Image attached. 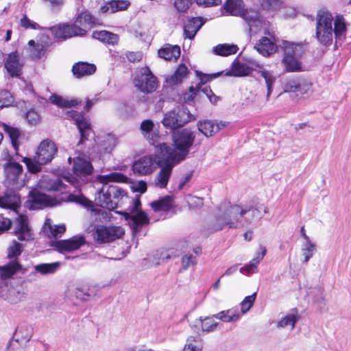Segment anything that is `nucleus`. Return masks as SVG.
Segmentation results:
<instances>
[{
  "label": "nucleus",
  "mask_w": 351,
  "mask_h": 351,
  "mask_svg": "<svg viewBox=\"0 0 351 351\" xmlns=\"http://www.w3.org/2000/svg\"><path fill=\"white\" fill-rule=\"evenodd\" d=\"M128 178L121 173L112 172L106 175H99L96 180L102 184L101 189L97 190L95 201L98 205L109 210L114 209L117 199L123 192L114 185H109L110 182L128 183Z\"/></svg>",
  "instance_id": "f257e3e1"
},
{
  "label": "nucleus",
  "mask_w": 351,
  "mask_h": 351,
  "mask_svg": "<svg viewBox=\"0 0 351 351\" xmlns=\"http://www.w3.org/2000/svg\"><path fill=\"white\" fill-rule=\"evenodd\" d=\"M195 134L189 128H184L174 131L172 134L173 147L165 143H159L156 146V152H159L179 163L184 160L191 147L194 143Z\"/></svg>",
  "instance_id": "f03ea898"
},
{
  "label": "nucleus",
  "mask_w": 351,
  "mask_h": 351,
  "mask_svg": "<svg viewBox=\"0 0 351 351\" xmlns=\"http://www.w3.org/2000/svg\"><path fill=\"white\" fill-rule=\"evenodd\" d=\"M246 211L241 205L230 202L221 204L209 221V229L217 232L243 226L242 218Z\"/></svg>",
  "instance_id": "7ed1b4c3"
},
{
  "label": "nucleus",
  "mask_w": 351,
  "mask_h": 351,
  "mask_svg": "<svg viewBox=\"0 0 351 351\" xmlns=\"http://www.w3.org/2000/svg\"><path fill=\"white\" fill-rule=\"evenodd\" d=\"M224 9L230 15L242 16L247 23L250 31L256 32L262 25L259 14L254 10H245L242 0H227Z\"/></svg>",
  "instance_id": "20e7f679"
},
{
  "label": "nucleus",
  "mask_w": 351,
  "mask_h": 351,
  "mask_svg": "<svg viewBox=\"0 0 351 351\" xmlns=\"http://www.w3.org/2000/svg\"><path fill=\"white\" fill-rule=\"evenodd\" d=\"M195 119L186 107L179 106L167 112L161 123L165 128L174 131Z\"/></svg>",
  "instance_id": "39448f33"
},
{
  "label": "nucleus",
  "mask_w": 351,
  "mask_h": 351,
  "mask_svg": "<svg viewBox=\"0 0 351 351\" xmlns=\"http://www.w3.org/2000/svg\"><path fill=\"white\" fill-rule=\"evenodd\" d=\"M333 16L325 10H319L316 16V37L323 45H330L333 36Z\"/></svg>",
  "instance_id": "423d86ee"
},
{
  "label": "nucleus",
  "mask_w": 351,
  "mask_h": 351,
  "mask_svg": "<svg viewBox=\"0 0 351 351\" xmlns=\"http://www.w3.org/2000/svg\"><path fill=\"white\" fill-rule=\"evenodd\" d=\"M141 203L138 199H132L128 210L121 213L124 218L129 221V224L135 233L149 224L150 220L147 214L141 210Z\"/></svg>",
  "instance_id": "0eeeda50"
},
{
  "label": "nucleus",
  "mask_w": 351,
  "mask_h": 351,
  "mask_svg": "<svg viewBox=\"0 0 351 351\" xmlns=\"http://www.w3.org/2000/svg\"><path fill=\"white\" fill-rule=\"evenodd\" d=\"M285 56L282 64L287 72H298L301 71V62L299 60L304 51V45L290 42H285L284 44Z\"/></svg>",
  "instance_id": "6e6552de"
},
{
  "label": "nucleus",
  "mask_w": 351,
  "mask_h": 351,
  "mask_svg": "<svg viewBox=\"0 0 351 351\" xmlns=\"http://www.w3.org/2000/svg\"><path fill=\"white\" fill-rule=\"evenodd\" d=\"M156 154H157L158 166L160 170L156 175L154 184L158 188L165 189L171 178L173 168L179 162L159 152H156Z\"/></svg>",
  "instance_id": "1a4fd4ad"
},
{
  "label": "nucleus",
  "mask_w": 351,
  "mask_h": 351,
  "mask_svg": "<svg viewBox=\"0 0 351 351\" xmlns=\"http://www.w3.org/2000/svg\"><path fill=\"white\" fill-rule=\"evenodd\" d=\"M135 87L143 93H151L155 91L158 86L156 77L147 66L138 69L134 79Z\"/></svg>",
  "instance_id": "9d476101"
},
{
  "label": "nucleus",
  "mask_w": 351,
  "mask_h": 351,
  "mask_svg": "<svg viewBox=\"0 0 351 351\" xmlns=\"http://www.w3.org/2000/svg\"><path fill=\"white\" fill-rule=\"evenodd\" d=\"M124 233L125 231L121 226L107 227L101 226L97 228L93 234V237L99 243H105L121 238Z\"/></svg>",
  "instance_id": "9b49d317"
},
{
  "label": "nucleus",
  "mask_w": 351,
  "mask_h": 351,
  "mask_svg": "<svg viewBox=\"0 0 351 351\" xmlns=\"http://www.w3.org/2000/svg\"><path fill=\"white\" fill-rule=\"evenodd\" d=\"M158 166L157 155H149L139 158L132 165V170L138 176L149 175L154 172Z\"/></svg>",
  "instance_id": "f8f14e48"
},
{
  "label": "nucleus",
  "mask_w": 351,
  "mask_h": 351,
  "mask_svg": "<svg viewBox=\"0 0 351 351\" xmlns=\"http://www.w3.org/2000/svg\"><path fill=\"white\" fill-rule=\"evenodd\" d=\"M56 204V200L40 192L35 189L29 191L27 206L31 210H36L47 206H53Z\"/></svg>",
  "instance_id": "ddd939ff"
},
{
  "label": "nucleus",
  "mask_w": 351,
  "mask_h": 351,
  "mask_svg": "<svg viewBox=\"0 0 351 351\" xmlns=\"http://www.w3.org/2000/svg\"><path fill=\"white\" fill-rule=\"evenodd\" d=\"M66 114L69 117L74 120L77 126L80 133V140L77 143V147H80L81 145L84 144L86 140H88V138L92 132L90 124L86 118L77 111L70 110L67 112Z\"/></svg>",
  "instance_id": "4468645a"
},
{
  "label": "nucleus",
  "mask_w": 351,
  "mask_h": 351,
  "mask_svg": "<svg viewBox=\"0 0 351 351\" xmlns=\"http://www.w3.org/2000/svg\"><path fill=\"white\" fill-rule=\"evenodd\" d=\"M51 34L58 39H66L72 36H84L86 31L77 25H60L50 28Z\"/></svg>",
  "instance_id": "2eb2a0df"
},
{
  "label": "nucleus",
  "mask_w": 351,
  "mask_h": 351,
  "mask_svg": "<svg viewBox=\"0 0 351 351\" xmlns=\"http://www.w3.org/2000/svg\"><path fill=\"white\" fill-rule=\"evenodd\" d=\"M85 239L82 235L74 236L69 239L59 240L51 243L57 251L60 253L71 252L80 249L85 244Z\"/></svg>",
  "instance_id": "dca6fc26"
},
{
  "label": "nucleus",
  "mask_w": 351,
  "mask_h": 351,
  "mask_svg": "<svg viewBox=\"0 0 351 351\" xmlns=\"http://www.w3.org/2000/svg\"><path fill=\"white\" fill-rule=\"evenodd\" d=\"M57 151L55 143L49 139H45L40 143L36 156L40 163L47 164L51 161Z\"/></svg>",
  "instance_id": "f3484780"
},
{
  "label": "nucleus",
  "mask_w": 351,
  "mask_h": 351,
  "mask_svg": "<svg viewBox=\"0 0 351 351\" xmlns=\"http://www.w3.org/2000/svg\"><path fill=\"white\" fill-rule=\"evenodd\" d=\"M8 162L4 165V173L6 183L14 186L18 183L19 177L23 172V167L20 164L11 161V156H8Z\"/></svg>",
  "instance_id": "a211bd4d"
},
{
  "label": "nucleus",
  "mask_w": 351,
  "mask_h": 351,
  "mask_svg": "<svg viewBox=\"0 0 351 351\" xmlns=\"http://www.w3.org/2000/svg\"><path fill=\"white\" fill-rule=\"evenodd\" d=\"M14 234L19 240L29 241L33 239V234L28 224L27 217L20 215L14 223Z\"/></svg>",
  "instance_id": "6ab92c4d"
},
{
  "label": "nucleus",
  "mask_w": 351,
  "mask_h": 351,
  "mask_svg": "<svg viewBox=\"0 0 351 351\" xmlns=\"http://www.w3.org/2000/svg\"><path fill=\"white\" fill-rule=\"evenodd\" d=\"M226 125V123H223L222 121L218 123L211 120L199 121L197 123V130L206 137L213 136Z\"/></svg>",
  "instance_id": "aec40b11"
},
{
  "label": "nucleus",
  "mask_w": 351,
  "mask_h": 351,
  "mask_svg": "<svg viewBox=\"0 0 351 351\" xmlns=\"http://www.w3.org/2000/svg\"><path fill=\"white\" fill-rule=\"evenodd\" d=\"M154 128V122L150 119L143 121L140 125V130L143 137L156 147L159 144L160 136L158 132H153Z\"/></svg>",
  "instance_id": "412c9836"
},
{
  "label": "nucleus",
  "mask_w": 351,
  "mask_h": 351,
  "mask_svg": "<svg viewBox=\"0 0 351 351\" xmlns=\"http://www.w3.org/2000/svg\"><path fill=\"white\" fill-rule=\"evenodd\" d=\"M215 317H200L195 319L190 324L191 327L197 333L199 331L210 332L216 330L218 323L214 320Z\"/></svg>",
  "instance_id": "4be33fe9"
},
{
  "label": "nucleus",
  "mask_w": 351,
  "mask_h": 351,
  "mask_svg": "<svg viewBox=\"0 0 351 351\" xmlns=\"http://www.w3.org/2000/svg\"><path fill=\"white\" fill-rule=\"evenodd\" d=\"M38 186L40 189L48 191H61L66 189V185L64 184L59 178L44 176L38 182Z\"/></svg>",
  "instance_id": "5701e85b"
},
{
  "label": "nucleus",
  "mask_w": 351,
  "mask_h": 351,
  "mask_svg": "<svg viewBox=\"0 0 351 351\" xmlns=\"http://www.w3.org/2000/svg\"><path fill=\"white\" fill-rule=\"evenodd\" d=\"M23 65L16 52L10 53L5 63V67L12 77L21 75Z\"/></svg>",
  "instance_id": "b1692460"
},
{
  "label": "nucleus",
  "mask_w": 351,
  "mask_h": 351,
  "mask_svg": "<svg viewBox=\"0 0 351 351\" xmlns=\"http://www.w3.org/2000/svg\"><path fill=\"white\" fill-rule=\"evenodd\" d=\"M73 170L77 177L82 178V177L90 175L93 172V167L89 161L82 157L78 156L73 158Z\"/></svg>",
  "instance_id": "393cba45"
},
{
  "label": "nucleus",
  "mask_w": 351,
  "mask_h": 351,
  "mask_svg": "<svg viewBox=\"0 0 351 351\" xmlns=\"http://www.w3.org/2000/svg\"><path fill=\"white\" fill-rule=\"evenodd\" d=\"M130 5L128 0H111L107 1L100 8L99 12L102 14H113L117 12L126 10Z\"/></svg>",
  "instance_id": "a878e982"
},
{
  "label": "nucleus",
  "mask_w": 351,
  "mask_h": 351,
  "mask_svg": "<svg viewBox=\"0 0 351 351\" xmlns=\"http://www.w3.org/2000/svg\"><path fill=\"white\" fill-rule=\"evenodd\" d=\"M244 209H246L247 211L245 213V215L243 218L245 219V221L247 223H251L254 221L260 219L263 215L262 211L267 214L268 213V208L263 204H258L254 207H249L245 206L243 207Z\"/></svg>",
  "instance_id": "bb28decb"
},
{
  "label": "nucleus",
  "mask_w": 351,
  "mask_h": 351,
  "mask_svg": "<svg viewBox=\"0 0 351 351\" xmlns=\"http://www.w3.org/2000/svg\"><path fill=\"white\" fill-rule=\"evenodd\" d=\"M255 49L263 56H268L274 53L276 51L274 38L263 37L259 43L255 46Z\"/></svg>",
  "instance_id": "cd10ccee"
},
{
  "label": "nucleus",
  "mask_w": 351,
  "mask_h": 351,
  "mask_svg": "<svg viewBox=\"0 0 351 351\" xmlns=\"http://www.w3.org/2000/svg\"><path fill=\"white\" fill-rule=\"evenodd\" d=\"M95 71L96 66L94 64L84 62L75 63L72 69L73 75L77 78L90 75L93 74Z\"/></svg>",
  "instance_id": "c85d7f7f"
},
{
  "label": "nucleus",
  "mask_w": 351,
  "mask_h": 351,
  "mask_svg": "<svg viewBox=\"0 0 351 351\" xmlns=\"http://www.w3.org/2000/svg\"><path fill=\"white\" fill-rule=\"evenodd\" d=\"M259 69H260L257 71V73L259 74L265 80L267 87L266 99L267 100H269L277 77L273 71L267 70L263 66H260Z\"/></svg>",
  "instance_id": "c756f323"
},
{
  "label": "nucleus",
  "mask_w": 351,
  "mask_h": 351,
  "mask_svg": "<svg viewBox=\"0 0 351 351\" xmlns=\"http://www.w3.org/2000/svg\"><path fill=\"white\" fill-rule=\"evenodd\" d=\"M203 24L204 22L200 17H196L189 20L184 27L185 37L193 39Z\"/></svg>",
  "instance_id": "7c9ffc66"
},
{
  "label": "nucleus",
  "mask_w": 351,
  "mask_h": 351,
  "mask_svg": "<svg viewBox=\"0 0 351 351\" xmlns=\"http://www.w3.org/2000/svg\"><path fill=\"white\" fill-rule=\"evenodd\" d=\"M75 23L84 28H92L99 24L98 19L86 10L77 16Z\"/></svg>",
  "instance_id": "2f4dec72"
},
{
  "label": "nucleus",
  "mask_w": 351,
  "mask_h": 351,
  "mask_svg": "<svg viewBox=\"0 0 351 351\" xmlns=\"http://www.w3.org/2000/svg\"><path fill=\"white\" fill-rule=\"evenodd\" d=\"M180 55V49L178 45L166 44L158 51V56L166 60H177Z\"/></svg>",
  "instance_id": "473e14b6"
},
{
  "label": "nucleus",
  "mask_w": 351,
  "mask_h": 351,
  "mask_svg": "<svg viewBox=\"0 0 351 351\" xmlns=\"http://www.w3.org/2000/svg\"><path fill=\"white\" fill-rule=\"evenodd\" d=\"M150 205L155 212L167 211L174 207L173 197L165 196L158 200L152 202Z\"/></svg>",
  "instance_id": "72a5a7b5"
},
{
  "label": "nucleus",
  "mask_w": 351,
  "mask_h": 351,
  "mask_svg": "<svg viewBox=\"0 0 351 351\" xmlns=\"http://www.w3.org/2000/svg\"><path fill=\"white\" fill-rule=\"evenodd\" d=\"M21 267V265L14 259L8 264L0 267V277L3 280L8 279L12 277Z\"/></svg>",
  "instance_id": "f704fd0d"
},
{
  "label": "nucleus",
  "mask_w": 351,
  "mask_h": 351,
  "mask_svg": "<svg viewBox=\"0 0 351 351\" xmlns=\"http://www.w3.org/2000/svg\"><path fill=\"white\" fill-rule=\"evenodd\" d=\"M213 317L223 322H235L240 319L241 313L236 308H230L220 311L219 313L214 315Z\"/></svg>",
  "instance_id": "c9c22d12"
},
{
  "label": "nucleus",
  "mask_w": 351,
  "mask_h": 351,
  "mask_svg": "<svg viewBox=\"0 0 351 351\" xmlns=\"http://www.w3.org/2000/svg\"><path fill=\"white\" fill-rule=\"evenodd\" d=\"M189 73V69L184 64H180L174 73L166 79V82L169 85H174L180 83L186 77Z\"/></svg>",
  "instance_id": "e433bc0d"
},
{
  "label": "nucleus",
  "mask_w": 351,
  "mask_h": 351,
  "mask_svg": "<svg viewBox=\"0 0 351 351\" xmlns=\"http://www.w3.org/2000/svg\"><path fill=\"white\" fill-rule=\"evenodd\" d=\"M44 229L47 232L49 237L54 238L60 237L66 231L64 224L52 225L50 219L45 220Z\"/></svg>",
  "instance_id": "4c0bfd02"
},
{
  "label": "nucleus",
  "mask_w": 351,
  "mask_h": 351,
  "mask_svg": "<svg viewBox=\"0 0 351 351\" xmlns=\"http://www.w3.org/2000/svg\"><path fill=\"white\" fill-rule=\"evenodd\" d=\"M333 34H335L337 39L341 40L344 38L346 33V23L345 19L341 15H337L336 17L333 18Z\"/></svg>",
  "instance_id": "58836bf2"
},
{
  "label": "nucleus",
  "mask_w": 351,
  "mask_h": 351,
  "mask_svg": "<svg viewBox=\"0 0 351 351\" xmlns=\"http://www.w3.org/2000/svg\"><path fill=\"white\" fill-rule=\"evenodd\" d=\"M93 38L110 45H115L119 41V37L117 34L106 30L93 32Z\"/></svg>",
  "instance_id": "ea45409f"
},
{
  "label": "nucleus",
  "mask_w": 351,
  "mask_h": 351,
  "mask_svg": "<svg viewBox=\"0 0 351 351\" xmlns=\"http://www.w3.org/2000/svg\"><path fill=\"white\" fill-rule=\"evenodd\" d=\"M316 252V245L311 240L303 241L301 245V253L303 257L302 263L306 264Z\"/></svg>",
  "instance_id": "a19ab883"
},
{
  "label": "nucleus",
  "mask_w": 351,
  "mask_h": 351,
  "mask_svg": "<svg viewBox=\"0 0 351 351\" xmlns=\"http://www.w3.org/2000/svg\"><path fill=\"white\" fill-rule=\"evenodd\" d=\"M20 204V197L16 194H9L0 197V207L15 210Z\"/></svg>",
  "instance_id": "79ce46f5"
},
{
  "label": "nucleus",
  "mask_w": 351,
  "mask_h": 351,
  "mask_svg": "<svg viewBox=\"0 0 351 351\" xmlns=\"http://www.w3.org/2000/svg\"><path fill=\"white\" fill-rule=\"evenodd\" d=\"M250 69L246 64L238 61H234L231 69L226 73V75L242 77L248 75Z\"/></svg>",
  "instance_id": "37998d69"
},
{
  "label": "nucleus",
  "mask_w": 351,
  "mask_h": 351,
  "mask_svg": "<svg viewBox=\"0 0 351 351\" xmlns=\"http://www.w3.org/2000/svg\"><path fill=\"white\" fill-rule=\"evenodd\" d=\"M32 335V329L28 326H21L19 327L15 331L16 339L14 341H19L22 344H26L29 341Z\"/></svg>",
  "instance_id": "c03bdc74"
},
{
  "label": "nucleus",
  "mask_w": 351,
  "mask_h": 351,
  "mask_svg": "<svg viewBox=\"0 0 351 351\" xmlns=\"http://www.w3.org/2000/svg\"><path fill=\"white\" fill-rule=\"evenodd\" d=\"M239 50L236 45L219 44L213 48V52L221 56H228L235 54Z\"/></svg>",
  "instance_id": "a18cd8bd"
},
{
  "label": "nucleus",
  "mask_w": 351,
  "mask_h": 351,
  "mask_svg": "<svg viewBox=\"0 0 351 351\" xmlns=\"http://www.w3.org/2000/svg\"><path fill=\"white\" fill-rule=\"evenodd\" d=\"M51 102L60 108L75 106L80 102L75 99L64 98L57 95H52L49 98Z\"/></svg>",
  "instance_id": "49530a36"
},
{
  "label": "nucleus",
  "mask_w": 351,
  "mask_h": 351,
  "mask_svg": "<svg viewBox=\"0 0 351 351\" xmlns=\"http://www.w3.org/2000/svg\"><path fill=\"white\" fill-rule=\"evenodd\" d=\"M22 161L26 165L28 171L32 173L40 172L42 169V166L45 165L40 163L36 155L34 158L25 157Z\"/></svg>",
  "instance_id": "de8ad7c7"
},
{
  "label": "nucleus",
  "mask_w": 351,
  "mask_h": 351,
  "mask_svg": "<svg viewBox=\"0 0 351 351\" xmlns=\"http://www.w3.org/2000/svg\"><path fill=\"white\" fill-rule=\"evenodd\" d=\"M203 342L200 338L190 336L187 338L183 351H202Z\"/></svg>",
  "instance_id": "09e8293b"
},
{
  "label": "nucleus",
  "mask_w": 351,
  "mask_h": 351,
  "mask_svg": "<svg viewBox=\"0 0 351 351\" xmlns=\"http://www.w3.org/2000/svg\"><path fill=\"white\" fill-rule=\"evenodd\" d=\"M60 263L58 262L53 263H42L34 267L36 272L43 275L54 273L59 267Z\"/></svg>",
  "instance_id": "8fccbe9b"
},
{
  "label": "nucleus",
  "mask_w": 351,
  "mask_h": 351,
  "mask_svg": "<svg viewBox=\"0 0 351 351\" xmlns=\"http://www.w3.org/2000/svg\"><path fill=\"white\" fill-rule=\"evenodd\" d=\"M256 298V292H254L250 295L246 296L240 303L241 317L246 314L250 308L253 306Z\"/></svg>",
  "instance_id": "3c124183"
},
{
  "label": "nucleus",
  "mask_w": 351,
  "mask_h": 351,
  "mask_svg": "<svg viewBox=\"0 0 351 351\" xmlns=\"http://www.w3.org/2000/svg\"><path fill=\"white\" fill-rule=\"evenodd\" d=\"M67 202H75L79 204L85 208H90L93 206V203L91 201L88 200L86 197H85L82 194H73L70 193L67 196Z\"/></svg>",
  "instance_id": "603ef678"
},
{
  "label": "nucleus",
  "mask_w": 351,
  "mask_h": 351,
  "mask_svg": "<svg viewBox=\"0 0 351 351\" xmlns=\"http://www.w3.org/2000/svg\"><path fill=\"white\" fill-rule=\"evenodd\" d=\"M298 321V317L295 314L290 313L283 317L277 324L278 328H285L290 326L291 329H293Z\"/></svg>",
  "instance_id": "864d4df0"
},
{
  "label": "nucleus",
  "mask_w": 351,
  "mask_h": 351,
  "mask_svg": "<svg viewBox=\"0 0 351 351\" xmlns=\"http://www.w3.org/2000/svg\"><path fill=\"white\" fill-rule=\"evenodd\" d=\"M29 45L33 46L31 51V56L33 58H40L45 54L47 47L45 45L39 43H35L33 40L29 41Z\"/></svg>",
  "instance_id": "5fc2aeb1"
},
{
  "label": "nucleus",
  "mask_w": 351,
  "mask_h": 351,
  "mask_svg": "<svg viewBox=\"0 0 351 351\" xmlns=\"http://www.w3.org/2000/svg\"><path fill=\"white\" fill-rule=\"evenodd\" d=\"M117 139L114 135L108 134L103 136L101 142V147L107 152H110L116 145Z\"/></svg>",
  "instance_id": "6e6d98bb"
},
{
  "label": "nucleus",
  "mask_w": 351,
  "mask_h": 351,
  "mask_svg": "<svg viewBox=\"0 0 351 351\" xmlns=\"http://www.w3.org/2000/svg\"><path fill=\"white\" fill-rule=\"evenodd\" d=\"M23 250V245L16 241H13L8 249V257L10 259L16 258L21 255Z\"/></svg>",
  "instance_id": "4d7b16f0"
},
{
  "label": "nucleus",
  "mask_w": 351,
  "mask_h": 351,
  "mask_svg": "<svg viewBox=\"0 0 351 351\" xmlns=\"http://www.w3.org/2000/svg\"><path fill=\"white\" fill-rule=\"evenodd\" d=\"M14 104V98L12 94L6 90H0V110L12 106Z\"/></svg>",
  "instance_id": "13d9d810"
},
{
  "label": "nucleus",
  "mask_w": 351,
  "mask_h": 351,
  "mask_svg": "<svg viewBox=\"0 0 351 351\" xmlns=\"http://www.w3.org/2000/svg\"><path fill=\"white\" fill-rule=\"evenodd\" d=\"M3 130L9 135L15 149H17V140L20 135L19 130L6 124L3 125Z\"/></svg>",
  "instance_id": "bf43d9fd"
},
{
  "label": "nucleus",
  "mask_w": 351,
  "mask_h": 351,
  "mask_svg": "<svg viewBox=\"0 0 351 351\" xmlns=\"http://www.w3.org/2000/svg\"><path fill=\"white\" fill-rule=\"evenodd\" d=\"M26 119L31 125H37L41 122V117L35 110H30L26 113Z\"/></svg>",
  "instance_id": "052dcab7"
},
{
  "label": "nucleus",
  "mask_w": 351,
  "mask_h": 351,
  "mask_svg": "<svg viewBox=\"0 0 351 351\" xmlns=\"http://www.w3.org/2000/svg\"><path fill=\"white\" fill-rule=\"evenodd\" d=\"M261 6L265 9H277L282 5L281 0H261Z\"/></svg>",
  "instance_id": "680f3d73"
},
{
  "label": "nucleus",
  "mask_w": 351,
  "mask_h": 351,
  "mask_svg": "<svg viewBox=\"0 0 351 351\" xmlns=\"http://www.w3.org/2000/svg\"><path fill=\"white\" fill-rule=\"evenodd\" d=\"M195 0H176L174 5L180 12L186 11Z\"/></svg>",
  "instance_id": "e2e57ef3"
},
{
  "label": "nucleus",
  "mask_w": 351,
  "mask_h": 351,
  "mask_svg": "<svg viewBox=\"0 0 351 351\" xmlns=\"http://www.w3.org/2000/svg\"><path fill=\"white\" fill-rule=\"evenodd\" d=\"M196 263V257L191 254H186L182 258V267L186 269L190 266L194 265Z\"/></svg>",
  "instance_id": "0e129e2a"
},
{
  "label": "nucleus",
  "mask_w": 351,
  "mask_h": 351,
  "mask_svg": "<svg viewBox=\"0 0 351 351\" xmlns=\"http://www.w3.org/2000/svg\"><path fill=\"white\" fill-rule=\"evenodd\" d=\"M21 25L25 29L30 28L32 29H37L40 28L38 23L29 19L26 15H24L21 19Z\"/></svg>",
  "instance_id": "69168bd1"
},
{
  "label": "nucleus",
  "mask_w": 351,
  "mask_h": 351,
  "mask_svg": "<svg viewBox=\"0 0 351 351\" xmlns=\"http://www.w3.org/2000/svg\"><path fill=\"white\" fill-rule=\"evenodd\" d=\"M188 204L191 208H199L203 206V198L196 196H190L188 199Z\"/></svg>",
  "instance_id": "338daca9"
},
{
  "label": "nucleus",
  "mask_w": 351,
  "mask_h": 351,
  "mask_svg": "<svg viewBox=\"0 0 351 351\" xmlns=\"http://www.w3.org/2000/svg\"><path fill=\"white\" fill-rule=\"evenodd\" d=\"M25 344H22L19 341H10L7 351H25L24 348Z\"/></svg>",
  "instance_id": "774afa93"
}]
</instances>
